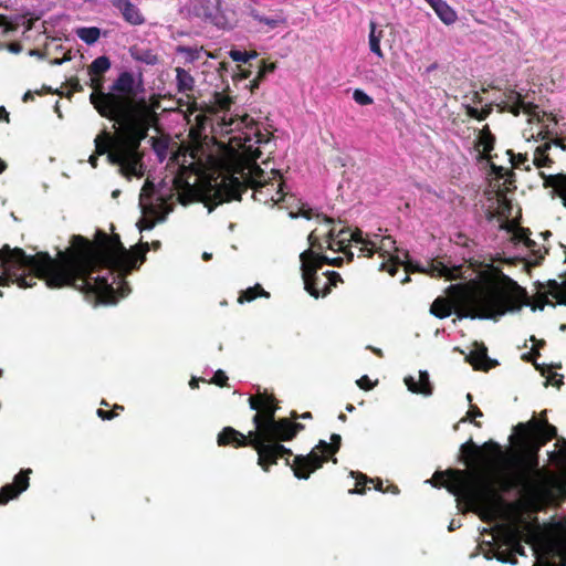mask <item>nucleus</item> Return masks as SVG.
Segmentation results:
<instances>
[{
  "instance_id": "59",
  "label": "nucleus",
  "mask_w": 566,
  "mask_h": 566,
  "mask_svg": "<svg viewBox=\"0 0 566 566\" xmlns=\"http://www.w3.org/2000/svg\"><path fill=\"white\" fill-rule=\"evenodd\" d=\"M118 195H119V190H115V191H113V193H112V196H113L114 198H116Z\"/></svg>"
},
{
  "instance_id": "33",
  "label": "nucleus",
  "mask_w": 566,
  "mask_h": 566,
  "mask_svg": "<svg viewBox=\"0 0 566 566\" xmlns=\"http://www.w3.org/2000/svg\"><path fill=\"white\" fill-rule=\"evenodd\" d=\"M354 101L361 106L373 104L374 99L360 88H356L353 93Z\"/></svg>"
},
{
  "instance_id": "41",
  "label": "nucleus",
  "mask_w": 566,
  "mask_h": 566,
  "mask_svg": "<svg viewBox=\"0 0 566 566\" xmlns=\"http://www.w3.org/2000/svg\"><path fill=\"white\" fill-rule=\"evenodd\" d=\"M555 305L548 297L547 294H543L538 297V301L534 304L533 310H543L545 305Z\"/></svg>"
},
{
  "instance_id": "25",
  "label": "nucleus",
  "mask_w": 566,
  "mask_h": 566,
  "mask_svg": "<svg viewBox=\"0 0 566 566\" xmlns=\"http://www.w3.org/2000/svg\"><path fill=\"white\" fill-rule=\"evenodd\" d=\"M129 53L133 60L147 65H155L159 62L157 54L150 49L133 46L130 48Z\"/></svg>"
},
{
  "instance_id": "12",
  "label": "nucleus",
  "mask_w": 566,
  "mask_h": 566,
  "mask_svg": "<svg viewBox=\"0 0 566 566\" xmlns=\"http://www.w3.org/2000/svg\"><path fill=\"white\" fill-rule=\"evenodd\" d=\"M334 220L327 217L322 218L321 223L308 234L310 249L323 250L327 248L334 252H343L348 260L353 259V252L348 250L353 242V232L346 229L338 231L333 227Z\"/></svg>"
},
{
  "instance_id": "30",
  "label": "nucleus",
  "mask_w": 566,
  "mask_h": 566,
  "mask_svg": "<svg viewBox=\"0 0 566 566\" xmlns=\"http://www.w3.org/2000/svg\"><path fill=\"white\" fill-rule=\"evenodd\" d=\"M258 296L269 297L270 294L266 291H264L260 284H255L254 286L249 287L245 291H243L241 293V295L239 296L238 302L239 303L251 302V301L255 300Z\"/></svg>"
},
{
  "instance_id": "2",
  "label": "nucleus",
  "mask_w": 566,
  "mask_h": 566,
  "mask_svg": "<svg viewBox=\"0 0 566 566\" xmlns=\"http://www.w3.org/2000/svg\"><path fill=\"white\" fill-rule=\"evenodd\" d=\"M148 250V243L127 250L118 235L104 232H97L95 243L74 235L71 247L56 258L46 252L27 255L22 249L4 245L0 249V285L17 283L24 289L42 279L51 289L73 286L95 294L104 304H115L129 294L124 277L143 264Z\"/></svg>"
},
{
  "instance_id": "3",
  "label": "nucleus",
  "mask_w": 566,
  "mask_h": 566,
  "mask_svg": "<svg viewBox=\"0 0 566 566\" xmlns=\"http://www.w3.org/2000/svg\"><path fill=\"white\" fill-rule=\"evenodd\" d=\"M112 91H97L90 96L96 111L117 126L115 139L111 140L107 134L97 138V149L99 154L109 149L111 160L119 163L125 171L137 172L140 170L137 147L147 136L155 113L144 99H135V80L130 73H122Z\"/></svg>"
},
{
  "instance_id": "10",
  "label": "nucleus",
  "mask_w": 566,
  "mask_h": 566,
  "mask_svg": "<svg viewBox=\"0 0 566 566\" xmlns=\"http://www.w3.org/2000/svg\"><path fill=\"white\" fill-rule=\"evenodd\" d=\"M503 104V108L512 114H524L527 117V127L523 133L526 142L545 139L557 135V126L560 122L558 115L539 109L537 105L525 101L521 93L510 92Z\"/></svg>"
},
{
  "instance_id": "13",
  "label": "nucleus",
  "mask_w": 566,
  "mask_h": 566,
  "mask_svg": "<svg viewBox=\"0 0 566 566\" xmlns=\"http://www.w3.org/2000/svg\"><path fill=\"white\" fill-rule=\"evenodd\" d=\"M340 436L332 434L331 443L321 440L307 455H297L291 465L294 475L298 479H308L311 473L323 465L328 457L335 454L340 446Z\"/></svg>"
},
{
  "instance_id": "58",
  "label": "nucleus",
  "mask_w": 566,
  "mask_h": 566,
  "mask_svg": "<svg viewBox=\"0 0 566 566\" xmlns=\"http://www.w3.org/2000/svg\"><path fill=\"white\" fill-rule=\"evenodd\" d=\"M389 491L395 494L398 493L397 486H391Z\"/></svg>"
},
{
  "instance_id": "14",
  "label": "nucleus",
  "mask_w": 566,
  "mask_h": 566,
  "mask_svg": "<svg viewBox=\"0 0 566 566\" xmlns=\"http://www.w3.org/2000/svg\"><path fill=\"white\" fill-rule=\"evenodd\" d=\"M510 241L516 249V256L527 264L536 265L544 258L546 249L530 238L527 229L520 227L514 220H506L502 226Z\"/></svg>"
},
{
  "instance_id": "6",
  "label": "nucleus",
  "mask_w": 566,
  "mask_h": 566,
  "mask_svg": "<svg viewBox=\"0 0 566 566\" xmlns=\"http://www.w3.org/2000/svg\"><path fill=\"white\" fill-rule=\"evenodd\" d=\"M483 539L480 548L488 559L516 564V554L524 555L522 542L528 544L536 558L534 566H566V544L539 524L525 523L522 527L496 524Z\"/></svg>"
},
{
  "instance_id": "31",
  "label": "nucleus",
  "mask_w": 566,
  "mask_h": 566,
  "mask_svg": "<svg viewBox=\"0 0 566 566\" xmlns=\"http://www.w3.org/2000/svg\"><path fill=\"white\" fill-rule=\"evenodd\" d=\"M548 294L556 301L558 304H566V281L562 284H558L556 281L549 282Z\"/></svg>"
},
{
  "instance_id": "46",
  "label": "nucleus",
  "mask_w": 566,
  "mask_h": 566,
  "mask_svg": "<svg viewBox=\"0 0 566 566\" xmlns=\"http://www.w3.org/2000/svg\"><path fill=\"white\" fill-rule=\"evenodd\" d=\"M7 49L14 54H18L22 51V46L19 43H10L7 45Z\"/></svg>"
},
{
  "instance_id": "62",
  "label": "nucleus",
  "mask_w": 566,
  "mask_h": 566,
  "mask_svg": "<svg viewBox=\"0 0 566 566\" xmlns=\"http://www.w3.org/2000/svg\"><path fill=\"white\" fill-rule=\"evenodd\" d=\"M374 352H375L377 355L381 356V350H380V349H374Z\"/></svg>"
},
{
  "instance_id": "32",
  "label": "nucleus",
  "mask_w": 566,
  "mask_h": 566,
  "mask_svg": "<svg viewBox=\"0 0 566 566\" xmlns=\"http://www.w3.org/2000/svg\"><path fill=\"white\" fill-rule=\"evenodd\" d=\"M556 447L558 448V451L553 452L551 457L558 462L560 467H566V439H558Z\"/></svg>"
},
{
  "instance_id": "64",
  "label": "nucleus",
  "mask_w": 566,
  "mask_h": 566,
  "mask_svg": "<svg viewBox=\"0 0 566 566\" xmlns=\"http://www.w3.org/2000/svg\"><path fill=\"white\" fill-rule=\"evenodd\" d=\"M290 216H291L292 218H294V217H296L297 214H295V213H293V212H290Z\"/></svg>"
},
{
  "instance_id": "54",
  "label": "nucleus",
  "mask_w": 566,
  "mask_h": 566,
  "mask_svg": "<svg viewBox=\"0 0 566 566\" xmlns=\"http://www.w3.org/2000/svg\"><path fill=\"white\" fill-rule=\"evenodd\" d=\"M31 97H32L31 92H27V93L24 94V96H23V101H24V102H27V101H29Z\"/></svg>"
},
{
  "instance_id": "42",
  "label": "nucleus",
  "mask_w": 566,
  "mask_h": 566,
  "mask_svg": "<svg viewBox=\"0 0 566 566\" xmlns=\"http://www.w3.org/2000/svg\"><path fill=\"white\" fill-rule=\"evenodd\" d=\"M367 482H373V480H368L367 476L363 474H358L356 476V489L350 490L349 493H364V490L360 488L361 484H365Z\"/></svg>"
},
{
  "instance_id": "52",
  "label": "nucleus",
  "mask_w": 566,
  "mask_h": 566,
  "mask_svg": "<svg viewBox=\"0 0 566 566\" xmlns=\"http://www.w3.org/2000/svg\"><path fill=\"white\" fill-rule=\"evenodd\" d=\"M459 526H460V524L453 520V521H451V523L449 525V531H453Z\"/></svg>"
},
{
  "instance_id": "49",
  "label": "nucleus",
  "mask_w": 566,
  "mask_h": 566,
  "mask_svg": "<svg viewBox=\"0 0 566 566\" xmlns=\"http://www.w3.org/2000/svg\"><path fill=\"white\" fill-rule=\"evenodd\" d=\"M0 120L9 122V113L3 106L0 107Z\"/></svg>"
},
{
  "instance_id": "48",
  "label": "nucleus",
  "mask_w": 566,
  "mask_h": 566,
  "mask_svg": "<svg viewBox=\"0 0 566 566\" xmlns=\"http://www.w3.org/2000/svg\"><path fill=\"white\" fill-rule=\"evenodd\" d=\"M520 482H522L521 478H514L513 480L504 481V488H511L513 485L518 484Z\"/></svg>"
},
{
  "instance_id": "7",
  "label": "nucleus",
  "mask_w": 566,
  "mask_h": 566,
  "mask_svg": "<svg viewBox=\"0 0 566 566\" xmlns=\"http://www.w3.org/2000/svg\"><path fill=\"white\" fill-rule=\"evenodd\" d=\"M432 486H444L452 495L460 511L474 512L483 521H496L503 513V501L491 483L481 474L465 471L436 472L431 480Z\"/></svg>"
},
{
  "instance_id": "55",
  "label": "nucleus",
  "mask_w": 566,
  "mask_h": 566,
  "mask_svg": "<svg viewBox=\"0 0 566 566\" xmlns=\"http://www.w3.org/2000/svg\"><path fill=\"white\" fill-rule=\"evenodd\" d=\"M6 169V164L2 159H0V174Z\"/></svg>"
},
{
  "instance_id": "34",
  "label": "nucleus",
  "mask_w": 566,
  "mask_h": 566,
  "mask_svg": "<svg viewBox=\"0 0 566 566\" xmlns=\"http://www.w3.org/2000/svg\"><path fill=\"white\" fill-rule=\"evenodd\" d=\"M461 450L462 452L465 454L467 457V461L468 462H475L478 461V457H479V449L475 444H463L461 447Z\"/></svg>"
},
{
  "instance_id": "11",
  "label": "nucleus",
  "mask_w": 566,
  "mask_h": 566,
  "mask_svg": "<svg viewBox=\"0 0 566 566\" xmlns=\"http://www.w3.org/2000/svg\"><path fill=\"white\" fill-rule=\"evenodd\" d=\"M302 277L305 290L314 297L325 296L329 293L331 287L340 281V275L334 271L318 272L324 263L339 266L343 262L342 258H333L319 255L315 251L305 250L300 255Z\"/></svg>"
},
{
  "instance_id": "27",
  "label": "nucleus",
  "mask_w": 566,
  "mask_h": 566,
  "mask_svg": "<svg viewBox=\"0 0 566 566\" xmlns=\"http://www.w3.org/2000/svg\"><path fill=\"white\" fill-rule=\"evenodd\" d=\"M438 18L447 25L453 24L458 14L453 8H451L444 0L433 10Z\"/></svg>"
},
{
  "instance_id": "8",
  "label": "nucleus",
  "mask_w": 566,
  "mask_h": 566,
  "mask_svg": "<svg viewBox=\"0 0 566 566\" xmlns=\"http://www.w3.org/2000/svg\"><path fill=\"white\" fill-rule=\"evenodd\" d=\"M556 434V428L545 420L532 419L515 427L518 451L526 469L534 474L535 479L533 483L523 481V488L534 510H542L553 501L551 479L544 471L538 469L537 452Z\"/></svg>"
},
{
  "instance_id": "24",
  "label": "nucleus",
  "mask_w": 566,
  "mask_h": 566,
  "mask_svg": "<svg viewBox=\"0 0 566 566\" xmlns=\"http://www.w3.org/2000/svg\"><path fill=\"white\" fill-rule=\"evenodd\" d=\"M250 14L254 21L265 27L263 30L266 32L285 25L287 22L286 18L282 13H277L273 17H265L260 14L256 10H253Z\"/></svg>"
},
{
  "instance_id": "5",
  "label": "nucleus",
  "mask_w": 566,
  "mask_h": 566,
  "mask_svg": "<svg viewBox=\"0 0 566 566\" xmlns=\"http://www.w3.org/2000/svg\"><path fill=\"white\" fill-rule=\"evenodd\" d=\"M249 403L251 409L256 410L253 417L255 429L244 436L235 429L227 427L218 434V444L252 446L258 452V464L264 471H269L270 465L276 464L281 458H285L289 464L292 451L281 442L292 440L303 429V426L291 422L286 418L275 420L276 408L273 398L265 394L250 397Z\"/></svg>"
},
{
  "instance_id": "19",
  "label": "nucleus",
  "mask_w": 566,
  "mask_h": 566,
  "mask_svg": "<svg viewBox=\"0 0 566 566\" xmlns=\"http://www.w3.org/2000/svg\"><path fill=\"white\" fill-rule=\"evenodd\" d=\"M111 69V61L107 56H98L88 66L91 86L93 92L102 91V75Z\"/></svg>"
},
{
  "instance_id": "53",
  "label": "nucleus",
  "mask_w": 566,
  "mask_h": 566,
  "mask_svg": "<svg viewBox=\"0 0 566 566\" xmlns=\"http://www.w3.org/2000/svg\"><path fill=\"white\" fill-rule=\"evenodd\" d=\"M189 386H190L192 389L197 388V387H198V379L192 378V379L190 380V382H189Z\"/></svg>"
},
{
  "instance_id": "17",
  "label": "nucleus",
  "mask_w": 566,
  "mask_h": 566,
  "mask_svg": "<svg viewBox=\"0 0 566 566\" xmlns=\"http://www.w3.org/2000/svg\"><path fill=\"white\" fill-rule=\"evenodd\" d=\"M31 473V469H23L14 476L13 483L2 486L0 489V504H6L24 492L29 488Z\"/></svg>"
},
{
  "instance_id": "21",
  "label": "nucleus",
  "mask_w": 566,
  "mask_h": 566,
  "mask_svg": "<svg viewBox=\"0 0 566 566\" xmlns=\"http://www.w3.org/2000/svg\"><path fill=\"white\" fill-rule=\"evenodd\" d=\"M106 134L109 136V139H111V140H113V139H115V138L117 137V133L115 134V136H112L109 133H107V132H103L102 134H99L98 136H96V138H95V140H94V142H95V143H97V142H96V140H97V138H101L102 136H104V135H106ZM95 148H97V144H95ZM105 154L107 155V159H108V161H109L111 164L117 165V166L119 167V172H120L123 176H125V177H127V178H129V177H132V176H136V177L140 178V177H143V176H144V167H143V164H142V154H140V151H139V146L137 147V155H138V165H139V169H140V170H138L137 172H133V171H125V170L122 168V165H120L119 163L111 160V159H109V155H108V154H109V149H108V150H106V151H105ZM99 155H104V153L99 154L98 149H96V155H92V156H90V158H88V163L92 165V167H96V166H97V157H98Z\"/></svg>"
},
{
  "instance_id": "15",
  "label": "nucleus",
  "mask_w": 566,
  "mask_h": 566,
  "mask_svg": "<svg viewBox=\"0 0 566 566\" xmlns=\"http://www.w3.org/2000/svg\"><path fill=\"white\" fill-rule=\"evenodd\" d=\"M495 138L490 132L489 126H484L478 134L474 150L476 153V159L482 165L483 168L488 169V176L493 180L503 179V185L509 184L511 180L510 170L502 166L497 165L493 161V156L491 151L494 146Z\"/></svg>"
},
{
  "instance_id": "23",
  "label": "nucleus",
  "mask_w": 566,
  "mask_h": 566,
  "mask_svg": "<svg viewBox=\"0 0 566 566\" xmlns=\"http://www.w3.org/2000/svg\"><path fill=\"white\" fill-rule=\"evenodd\" d=\"M384 38V30L378 28L375 21L369 23L368 45L373 54L378 59H384V52L380 46V42Z\"/></svg>"
},
{
  "instance_id": "44",
  "label": "nucleus",
  "mask_w": 566,
  "mask_h": 566,
  "mask_svg": "<svg viewBox=\"0 0 566 566\" xmlns=\"http://www.w3.org/2000/svg\"><path fill=\"white\" fill-rule=\"evenodd\" d=\"M547 384L559 387L562 384V375L552 371L549 376H547Z\"/></svg>"
},
{
  "instance_id": "39",
  "label": "nucleus",
  "mask_w": 566,
  "mask_h": 566,
  "mask_svg": "<svg viewBox=\"0 0 566 566\" xmlns=\"http://www.w3.org/2000/svg\"><path fill=\"white\" fill-rule=\"evenodd\" d=\"M482 416V411L475 405H471L469 411L467 412V417L462 419V421L469 420L473 422L475 418Z\"/></svg>"
},
{
  "instance_id": "16",
  "label": "nucleus",
  "mask_w": 566,
  "mask_h": 566,
  "mask_svg": "<svg viewBox=\"0 0 566 566\" xmlns=\"http://www.w3.org/2000/svg\"><path fill=\"white\" fill-rule=\"evenodd\" d=\"M551 146L552 144L548 142L537 146L533 151L532 158H530L527 151L515 154L511 149L505 151V156L513 168L530 170L532 165L537 168L548 167L552 164V159L547 155Z\"/></svg>"
},
{
  "instance_id": "60",
  "label": "nucleus",
  "mask_w": 566,
  "mask_h": 566,
  "mask_svg": "<svg viewBox=\"0 0 566 566\" xmlns=\"http://www.w3.org/2000/svg\"><path fill=\"white\" fill-rule=\"evenodd\" d=\"M467 399H468V401H469V402H471V401H472V396H471V394H468V395H467Z\"/></svg>"
},
{
  "instance_id": "1",
  "label": "nucleus",
  "mask_w": 566,
  "mask_h": 566,
  "mask_svg": "<svg viewBox=\"0 0 566 566\" xmlns=\"http://www.w3.org/2000/svg\"><path fill=\"white\" fill-rule=\"evenodd\" d=\"M232 99L224 93H214L211 108L216 114L212 127L217 136L231 135L219 142L216 149L202 158L198 150L175 158L178 172L164 178L157 188L147 178L139 195L142 218L139 231L150 230L172 210L174 198L182 205L202 201L208 211L230 200H239L247 188L253 189V198L265 205H277L285 198L281 174L263 170L255 164L260 151L255 147L254 119L247 114L230 112Z\"/></svg>"
},
{
  "instance_id": "36",
  "label": "nucleus",
  "mask_w": 566,
  "mask_h": 566,
  "mask_svg": "<svg viewBox=\"0 0 566 566\" xmlns=\"http://www.w3.org/2000/svg\"><path fill=\"white\" fill-rule=\"evenodd\" d=\"M179 53H185L188 55L189 60L193 61L200 57V53L202 52V49H191V48H185L179 46L177 49Z\"/></svg>"
},
{
  "instance_id": "43",
  "label": "nucleus",
  "mask_w": 566,
  "mask_h": 566,
  "mask_svg": "<svg viewBox=\"0 0 566 566\" xmlns=\"http://www.w3.org/2000/svg\"><path fill=\"white\" fill-rule=\"evenodd\" d=\"M227 380H228V377L224 374V371H222V370L216 371V374L212 378V382H214L216 385H219V386H224Z\"/></svg>"
},
{
  "instance_id": "63",
  "label": "nucleus",
  "mask_w": 566,
  "mask_h": 566,
  "mask_svg": "<svg viewBox=\"0 0 566 566\" xmlns=\"http://www.w3.org/2000/svg\"><path fill=\"white\" fill-rule=\"evenodd\" d=\"M345 418H346V417H345L344 415H340V416H339V419H342V420H345Z\"/></svg>"
},
{
  "instance_id": "35",
  "label": "nucleus",
  "mask_w": 566,
  "mask_h": 566,
  "mask_svg": "<svg viewBox=\"0 0 566 566\" xmlns=\"http://www.w3.org/2000/svg\"><path fill=\"white\" fill-rule=\"evenodd\" d=\"M465 109H467L468 116L479 119V120L485 119L490 113V109H478L470 105H465Z\"/></svg>"
},
{
  "instance_id": "51",
  "label": "nucleus",
  "mask_w": 566,
  "mask_h": 566,
  "mask_svg": "<svg viewBox=\"0 0 566 566\" xmlns=\"http://www.w3.org/2000/svg\"><path fill=\"white\" fill-rule=\"evenodd\" d=\"M258 53L255 51L247 52L248 62L252 59H255Z\"/></svg>"
},
{
  "instance_id": "56",
  "label": "nucleus",
  "mask_w": 566,
  "mask_h": 566,
  "mask_svg": "<svg viewBox=\"0 0 566 566\" xmlns=\"http://www.w3.org/2000/svg\"><path fill=\"white\" fill-rule=\"evenodd\" d=\"M354 409H355V407L353 405H348L346 407V410L349 411V412L354 411Z\"/></svg>"
},
{
  "instance_id": "38",
  "label": "nucleus",
  "mask_w": 566,
  "mask_h": 566,
  "mask_svg": "<svg viewBox=\"0 0 566 566\" xmlns=\"http://www.w3.org/2000/svg\"><path fill=\"white\" fill-rule=\"evenodd\" d=\"M275 67L276 66L274 63H266L265 61H262L258 77H264L268 73H272L275 70Z\"/></svg>"
},
{
  "instance_id": "45",
  "label": "nucleus",
  "mask_w": 566,
  "mask_h": 566,
  "mask_svg": "<svg viewBox=\"0 0 566 566\" xmlns=\"http://www.w3.org/2000/svg\"><path fill=\"white\" fill-rule=\"evenodd\" d=\"M0 27H3V33H8L13 28L10 22H8L7 18L4 15L0 14Z\"/></svg>"
},
{
  "instance_id": "20",
  "label": "nucleus",
  "mask_w": 566,
  "mask_h": 566,
  "mask_svg": "<svg viewBox=\"0 0 566 566\" xmlns=\"http://www.w3.org/2000/svg\"><path fill=\"white\" fill-rule=\"evenodd\" d=\"M408 390L413 394L423 395L426 397L432 395V385L429 379V374L426 370H420L418 379L413 376H407L403 379Z\"/></svg>"
},
{
  "instance_id": "47",
  "label": "nucleus",
  "mask_w": 566,
  "mask_h": 566,
  "mask_svg": "<svg viewBox=\"0 0 566 566\" xmlns=\"http://www.w3.org/2000/svg\"><path fill=\"white\" fill-rule=\"evenodd\" d=\"M97 415L102 419H107V420L112 419L115 416L113 412H107V411H105L103 409H98L97 410Z\"/></svg>"
},
{
  "instance_id": "50",
  "label": "nucleus",
  "mask_w": 566,
  "mask_h": 566,
  "mask_svg": "<svg viewBox=\"0 0 566 566\" xmlns=\"http://www.w3.org/2000/svg\"><path fill=\"white\" fill-rule=\"evenodd\" d=\"M443 0H426V2L434 10Z\"/></svg>"
},
{
  "instance_id": "18",
  "label": "nucleus",
  "mask_w": 566,
  "mask_h": 566,
  "mask_svg": "<svg viewBox=\"0 0 566 566\" xmlns=\"http://www.w3.org/2000/svg\"><path fill=\"white\" fill-rule=\"evenodd\" d=\"M116 7L124 20L132 25H140L145 22V18L140 10L130 0H111Z\"/></svg>"
},
{
  "instance_id": "37",
  "label": "nucleus",
  "mask_w": 566,
  "mask_h": 566,
  "mask_svg": "<svg viewBox=\"0 0 566 566\" xmlns=\"http://www.w3.org/2000/svg\"><path fill=\"white\" fill-rule=\"evenodd\" d=\"M229 55L234 62L248 63L247 51L231 50Z\"/></svg>"
},
{
  "instance_id": "57",
  "label": "nucleus",
  "mask_w": 566,
  "mask_h": 566,
  "mask_svg": "<svg viewBox=\"0 0 566 566\" xmlns=\"http://www.w3.org/2000/svg\"><path fill=\"white\" fill-rule=\"evenodd\" d=\"M210 258H211L210 253H207V252L203 253V259L205 260H210Z\"/></svg>"
},
{
  "instance_id": "22",
  "label": "nucleus",
  "mask_w": 566,
  "mask_h": 566,
  "mask_svg": "<svg viewBox=\"0 0 566 566\" xmlns=\"http://www.w3.org/2000/svg\"><path fill=\"white\" fill-rule=\"evenodd\" d=\"M468 361L473 366L474 369L488 370L494 366L491 359L488 357V349L482 344H474L468 355Z\"/></svg>"
},
{
  "instance_id": "61",
  "label": "nucleus",
  "mask_w": 566,
  "mask_h": 566,
  "mask_svg": "<svg viewBox=\"0 0 566 566\" xmlns=\"http://www.w3.org/2000/svg\"><path fill=\"white\" fill-rule=\"evenodd\" d=\"M310 417H311V413H310V412H306V413H304V415L302 416V418H304V419H305V418H310Z\"/></svg>"
},
{
  "instance_id": "28",
  "label": "nucleus",
  "mask_w": 566,
  "mask_h": 566,
  "mask_svg": "<svg viewBox=\"0 0 566 566\" xmlns=\"http://www.w3.org/2000/svg\"><path fill=\"white\" fill-rule=\"evenodd\" d=\"M76 35L86 44H94L101 35V31L96 27H83L75 31Z\"/></svg>"
},
{
  "instance_id": "40",
  "label": "nucleus",
  "mask_w": 566,
  "mask_h": 566,
  "mask_svg": "<svg viewBox=\"0 0 566 566\" xmlns=\"http://www.w3.org/2000/svg\"><path fill=\"white\" fill-rule=\"evenodd\" d=\"M357 386L364 390H370L375 387L376 382H373L368 376H363L356 381Z\"/></svg>"
},
{
  "instance_id": "29",
  "label": "nucleus",
  "mask_w": 566,
  "mask_h": 566,
  "mask_svg": "<svg viewBox=\"0 0 566 566\" xmlns=\"http://www.w3.org/2000/svg\"><path fill=\"white\" fill-rule=\"evenodd\" d=\"M176 81L178 88L181 92L191 91L195 83L193 77L190 75V73L181 67L176 69Z\"/></svg>"
},
{
  "instance_id": "26",
  "label": "nucleus",
  "mask_w": 566,
  "mask_h": 566,
  "mask_svg": "<svg viewBox=\"0 0 566 566\" xmlns=\"http://www.w3.org/2000/svg\"><path fill=\"white\" fill-rule=\"evenodd\" d=\"M543 178L545 179V186L552 187L566 207V175H543Z\"/></svg>"
},
{
  "instance_id": "4",
  "label": "nucleus",
  "mask_w": 566,
  "mask_h": 566,
  "mask_svg": "<svg viewBox=\"0 0 566 566\" xmlns=\"http://www.w3.org/2000/svg\"><path fill=\"white\" fill-rule=\"evenodd\" d=\"M460 266V277L468 282L450 285L447 290L449 298L438 297L431 305V314L444 318L454 308L459 317L496 321L520 308L521 287L511 277L495 269H486L471 279V274H467L470 266Z\"/></svg>"
},
{
  "instance_id": "9",
  "label": "nucleus",
  "mask_w": 566,
  "mask_h": 566,
  "mask_svg": "<svg viewBox=\"0 0 566 566\" xmlns=\"http://www.w3.org/2000/svg\"><path fill=\"white\" fill-rule=\"evenodd\" d=\"M350 238L353 242L360 244L359 250L365 256H371L378 253L384 260L380 264V270L387 271L391 276L396 274L398 266L402 265L405 271V277L401 280L402 283L409 281L408 272L411 271L427 273L433 277L446 279H454L462 275L461 266H449L438 260L428 262L426 266L419 264L412 265L411 262L407 260V253H402V256L399 254L396 241L390 235H379L375 233L364 237L363 231L357 229L353 231Z\"/></svg>"
}]
</instances>
